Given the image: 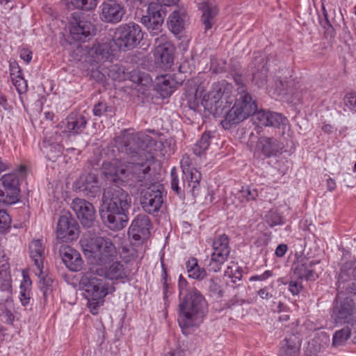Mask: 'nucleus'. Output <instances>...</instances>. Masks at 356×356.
Listing matches in <instances>:
<instances>
[{
	"label": "nucleus",
	"instance_id": "f257e3e1",
	"mask_svg": "<svg viewBox=\"0 0 356 356\" xmlns=\"http://www.w3.org/2000/svg\"><path fill=\"white\" fill-rule=\"evenodd\" d=\"M116 143L119 151L130 156L131 160L127 165H118L116 162L111 164L110 171L105 172L107 179L115 184L133 180L142 186H147L149 184L147 175L151 168V155L145 151L144 143L139 134L125 130L118 137Z\"/></svg>",
	"mask_w": 356,
	"mask_h": 356
},
{
	"label": "nucleus",
	"instance_id": "f03ea898",
	"mask_svg": "<svg viewBox=\"0 0 356 356\" xmlns=\"http://www.w3.org/2000/svg\"><path fill=\"white\" fill-rule=\"evenodd\" d=\"M131 203L129 194L118 186L106 188L103 193L100 216L104 224L111 230L126 227L128 217L125 212Z\"/></svg>",
	"mask_w": 356,
	"mask_h": 356
},
{
	"label": "nucleus",
	"instance_id": "7ed1b4c3",
	"mask_svg": "<svg viewBox=\"0 0 356 356\" xmlns=\"http://www.w3.org/2000/svg\"><path fill=\"white\" fill-rule=\"evenodd\" d=\"M186 281L179 277V298L178 323L181 329L197 326L205 314L206 302L204 296L194 287L186 289Z\"/></svg>",
	"mask_w": 356,
	"mask_h": 356
},
{
	"label": "nucleus",
	"instance_id": "20e7f679",
	"mask_svg": "<svg viewBox=\"0 0 356 356\" xmlns=\"http://www.w3.org/2000/svg\"><path fill=\"white\" fill-rule=\"evenodd\" d=\"M98 275L111 280L122 279L126 277L124 266L120 261H113L108 268L106 266L101 267L90 266V287L92 288L90 294V313L97 314V308L103 305L104 298L108 294V283L104 279H98L93 275Z\"/></svg>",
	"mask_w": 356,
	"mask_h": 356
},
{
	"label": "nucleus",
	"instance_id": "39448f33",
	"mask_svg": "<svg viewBox=\"0 0 356 356\" xmlns=\"http://www.w3.org/2000/svg\"><path fill=\"white\" fill-rule=\"evenodd\" d=\"M234 100L233 87L229 83L215 86L213 89L205 94L200 100L202 106L216 118L224 115L229 110Z\"/></svg>",
	"mask_w": 356,
	"mask_h": 356
},
{
	"label": "nucleus",
	"instance_id": "423d86ee",
	"mask_svg": "<svg viewBox=\"0 0 356 356\" xmlns=\"http://www.w3.org/2000/svg\"><path fill=\"white\" fill-rule=\"evenodd\" d=\"M234 106L226 112L225 118L221 121V124L225 129H229L232 126L247 119L257 108L256 102L248 91L241 90L239 94L234 95Z\"/></svg>",
	"mask_w": 356,
	"mask_h": 356
},
{
	"label": "nucleus",
	"instance_id": "0eeeda50",
	"mask_svg": "<svg viewBox=\"0 0 356 356\" xmlns=\"http://www.w3.org/2000/svg\"><path fill=\"white\" fill-rule=\"evenodd\" d=\"M143 38L141 27L138 24L129 22L118 26L115 29L112 39L117 49L127 51L135 48Z\"/></svg>",
	"mask_w": 356,
	"mask_h": 356
},
{
	"label": "nucleus",
	"instance_id": "6e6552de",
	"mask_svg": "<svg viewBox=\"0 0 356 356\" xmlns=\"http://www.w3.org/2000/svg\"><path fill=\"white\" fill-rule=\"evenodd\" d=\"M175 171V169L171 171V188L180 197L186 193L197 196L200 191L201 173L195 168H184L180 181Z\"/></svg>",
	"mask_w": 356,
	"mask_h": 356
},
{
	"label": "nucleus",
	"instance_id": "1a4fd4ad",
	"mask_svg": "<svg viewBox=\"0 0 356 356\" xmlns=\"http://www.w3.org/2000/svg\"><path fill=\"white\" fill-rule=\"evenodd\" d=\"M116 255V248L110 238L96 236L90 239V266H105L112 262Z\"/></svg>",
	"mask_w": 356,
	"mask_h": 356
},
{
	"label": "nucleus",
	"instance_id": "9d476101",
	"mask_svg": "<svg viewBox=\"0 0 356 356\" xmlns=\"http://www.w3.org/2000/svg\"><path fill=\"white\" fill-rule=\"evenodd\" d=\"M140 204L143 210L156 215L163 203V186L159 183L149 184L140 193Z\"/></svg>",
	"mask_w": 356,
	"mask_h": 356
},
{
	"label": "nucleus",
	"instance_id": "9b49d317",
	"mask_svg": "<svg viewBox=\"0 0 356 356\" xmlns=\"http://www.w3.org/2000/svg\"><path fill=\"white\" fill-rule=\"evenodd\" d=\"M213 252L207 264L209 270L217 273L222 265L227 260L230 254L229 238L225 234L216 236L212 243Z\"/></svg>",
	"mask_w": 356,
	"mask_h": 356
},
{
	"label": "nucleus",
	"instance_id": "f8f14e48",
	"mask_svg": "<svg viewBox=\"0 0 356 356\" xmlns=\"http://www.w3.org/2000/svg\"><path fill=\"white\" fill-rule=\"evenodd\" d=\"M337 301L332 309V317L337 323L356 325V308L352 299L346 298Z\"/></svg>",
	"mask_w": 356,
	"mask_h": 356
},
{
	"label": "nucleus",
	"instance_id": "ddd939ff",
	"mask_svg": "<svg viewBox=\"0 0 356 356\" xmlns=\"http://www.w3.org/2000/svg\"><path fill=\"white\" fill-rule=\"evenodd\" d=\"M79 226L69 212H63L56 227V238L61 242L72 241L78 238Z\"/></svg>",
	"mask_w": 356,
	"mask_h": 356
},
{
	"label": "nucleus",
	"instance_id": "4468645a",
	"mask_svg": "<svg viewBox=\"0 0 356 356\" xmlns=\"http://www.w3.org/2000/svg\"><path fill=\"white\" fill-rule=\"evenodd\" d=\"M165 13L158 3H149L147 15H143L140 22L145 25L152 35H159L162 33V26Z\"/></svg>",
	"mask_w": 356,
	"mask_h": 356
},
{
	"label": "nucleus",
	"instance_id": "2eb2a0df",
	"mask_svg": "<svg viewBox=\"0 0 356 356\" xmlns=\"http://www.w3.org/2000/svg\"><path fill=\"white\" fill-rule=\"evenodd\" d=\"M99 9L100 19L107 24H115L120 22L126 14L124 6L116 0L104 1Z\"/></svg>",
	"mask_w": 356,
	"mask_h": 356
},
{
	"label": "nucleus",
	"instance_id": "dca6fc26",
	"mask_svg": "<svg viewBox=\"0 0 356 356\" xmlns=\"http://www.w3.org/2000/svg\"><path fill=\"white\" fill-rule=\"evenodd\" d=\"M113 39L106 37H99L90 47V65L92 63L97 65L109 58L113 52L116 50Z\"/></svg>",
	"mask_w": 356,
	"mask_h": 356
},
{
	"label": "nucleus",
	"instance_id": "f3484780",
	"mask_svg": "<svg viewBox=\"0 0 356 356\" xmlns=\"http://www.w3.org/2000/svg\"><path fill=\"white\" fill-rule=\"evenodd\" d=\"M151 222L148 216L139 214L133 220L128 232L129 237L139 243L147 240L150 234Z\"/></svg>",
	"mask_w": 356,
	"mask_h": 356
},
{
	"label": "nucleus",
	"instance_id": "a211bd4d",
	"mask_svg": "<svg viewBox=\"0 0 356 356\" xmlns=\"http://www.w3.org/2000/svg\"><path fill=\"white\" fill-rule=\"evenodd\" d=\"M87 120L81 115L72 113L58 126L63 137L69 138L71 134H76L85 129Z\"/></svg>",
	"mask_w": 356,
	"mask_h": 356
},
{
	"label": "nucleus",
	"instance_id": "6ab92c4d",
	"mask_svg": "<svg viewBox=\"0 0 356 356\" xmlns=\"http://www.w3.org/2000/svg\"><path fill=\"white\" fill-rule=\"evenodd\" d=\"M258 191L252 186H242L241 189L227 197L225 203L227 206L234 205L236 208H242L251 200H256L258 197Z\"/></svg>",
	"mask_w": 356,
	"mask_h": 356
},
{
	"label": "nucleus",
	"instance_id": "aec40b11",
	"mask_svg": "<svg viewBox=\"0 0 356 356\" xmlns=\"http://www.w3.org/2000/svg\"><path fill=\"white\" fill-rule=\"evenodd\" d=\"M0 186V202L11 204L15 202L19 194L16 179L12 176L6 175L1 179Z\"/></svg>",
	"mask_w": 356,
	"mask_h": 356
},
{
	"label": "nucleus",
	"instance_id": "412c9836",
	"mask_svg": "<svg viewBox=\"0 0 356 356\" xmlns=\"http://www.w3.org/2000/svg\"><path fill=\"white\" fill-rule=\"evenodd\" d=\"M82 11L73 14V22L71 23L70 32L76 40L85 42L89 34V26Z\"/></svg>",
	"mask_w": 356,
	"mask_h": 356
},
{
	"label": "nucleus",
	"instance_id": "4be33fe9",
	"mask_svg": "<svg viewBox=\"0 0 356 356\" xmlns=\"http://www.w3.org/2000/svg\"><path fill=\"white\" fill-rule=\"evenodd\" d=\"M59 254L63 261L71 270L77 271L81 268L83 261L81 255L72 248L61 245L59 248Z\"/></svg>",
	"mask_w": 356,
	"mask_h": 356
},
{
	"label": "nucleus",
	"instance_id": "5701e85b",
	"mask_svg": "<svg viewBox=\"0 0 356 356\" xmlns=\"http://www.w3.org/2000/svg\"><path fill=\"white\" fill-rule=\"evenodd\" d=\"M252 120L257 125L279 127L283 124L284 118L277 113L259 110L252 114Z\"/></svg>",
	"mask_w": 356,
	"mask_h": 356
},
{
	"label": "nucleus",
	"instance_id": "b1692460",
	"mask_svg": "<svg viewBox=\"0 0 356 356\" xmlns=\"http://www.w3.org/2000/svg\"><path fill=\"white\" fill-rule=\"evenodd\" d=\"M182 81V79H176L174 75L164 74L157 77L156 89L163 98H165L171 95L177 86L181 84Z\"/></svg>",
	"mask_w": 356,
	"mask_h": 356
},
{
	"label": "nucleus",
	"instance_id": "393cba45",
	"mask_svg": "<svg viewBox=\"0 0 356 356\" xmlns=\"http://www.w3.org/2000/svg\"><path fill=\"white\" fill-rule=\"evenodd\" d=\"M187 13L184 8L174 10L168 17L167 24L169 29L175 35L180 33L185 28Z\"/></svg>",
	"mask_w": 356,
	"mask_h": 356
},
{
	"label": "nucleus",
	"instance_id": "a878e982",
	"mask_svg": "<svg viewBox=\"0 0 356 356\" xmlns=\"http://www.w3.org/2000/svg\"><path fill=\"white\" fill-rule=\"evenodd\" d=\"M315 264L314 261L302 258L298 261L294 268V274L301 280L305 278L306 280H314L316 277L314 268Z\"/></svg>",
	"mask_w": 356,
	"mask_h": 356
},
{
	"label": "nucleus",
	"instance_id": "bb28decb",
	"mask_svg": "<svg viewBox=\"0 0 356 356\" xmlns=\"http://www.w3.org/2000/svg\"><path fill=\"white\" fill-rule=\"evenodd\" d=\"M257 147L266 157L275 155L282 148L277 139L268 137H261Z\"/></svg>",
	"mask_w": 356,
	"mask_h": 356
},
{
	"label": "nucleus",
	"instance_id": "cd10ccee",
	"mask_svg": "<svg viewBox=\"0 0 356 356\" xmlns=\"http://www.w3.org/2000/svg\"><path fill=\"white\" fill-rule=\"evenodd\" d=\"M72 208L81 224L85 227H88L89 225L88 202L83 199L76 198L72 203Z\"/></svg>",
	"mask_w": 356,
	"mask_h": 356
},
{
	"label": "nucleus",
	"instance_id": "c85d7f7f",
	"mask_svg": "<svg viewBox=\"0 0 356 356\" xmlns=\"http://www.w3.org/2000/svg\"><path fill=\"white\" fill-rule=\"evenodd\" d=\"M200 9L202 11V22L204 26L205 31L210 29L213 24V19L218 13L217 6L209 2H203Z\"/></svg>",
	"mask_w": 356,
	"mask_h": 356
},
{
	"label": "nucleus",
	"instance_id": "c756f323",
	"mask_svg": "<svg viewBox=\"0 0 356 356\" xmlns=\"http://www.w3.org/2000/svg\"><path fill=\"white\" fill-rule=\"evenodd\" d=\"M29 250L31 257L33 259L40 273H42L44 253V247L42 242L40 240H33L29 246Z\"/></svg>",
	"mask_w": 356,
	"mask_h": 356
},
{
	"label": "nucleus",
	"instance_id": "7c9ffc66",
	"mask_svg": "<svg viewBox=\"0 0 356 356\" xmlns=\"http://www.w3.org/2000/svg\"><path fill=\"white\" fill-rule=\"evenodd\" d=\"M300 344L296 337L286 338L280 350L279 356H298Z\"/></svg>",
	"mask_w": 356,
	"mask_h": 356
},
{
	"label": "nucleus",
	"instance_id": "2f4dec72",
	"mask_svg": "<svg viewBox=\"0 0 356 356\" xmlns=\"http://www.w3.org/2000/svg\"><path fill=\"white\" fill-rule=\"evenodd\" d=\"M173 46L170 47H164L160 51H156L158 54V62L160 63L161 67L165 69L170 68L174 62Z\"/></svg>",
	"mask_w": 356,
	"mask_h": 356
},
{
	"label": "nucleus",
	"instance_id": "473e14b6",
	"mask_svg": "<svg viewBox=\"0 0 356 356\" xmlns=\"http://www.w3.org/2000/svg\"><path fill=\"white\" fill-rule=\"evenodd\" d=\"M255 62L257 63H260L261 66V67H258L257 71L253 73L252 81L259 88H262L264 87L267 83L268 69L263 63V58H257L255 59Z\"/></svg>",
	"mask_w": 356,
	"mask_h": 356
},
{
	"label": "nucleus",
	"instance_id": "72a5a7b5",
	"mask_svg": "<svg viewBox=\"0 0 356 356\" xmlns=\"http://www.w3.org/2000/svg\"><path fill=\"white\" fill-rule=\"evenodd\" d=\"M212 138L211 132H204L200 139L194 145L193 151L197 156H201L204 154L205 151L210 145L211 139Z\"/></svg>",
	"mask_w": 356,
	"mask_h": 356
},
{
	"label": "nucleus",
	"instance_id": "f704fd0d",
	"mask_svg": "<svg viewBox=\"0 0 356 356\" xmlns=\"http://www.w3.org/2000/svg\"><path fill=\"white\" fill-rule=\"evenodd\" d=\"M212 138L211 132H204L200 139L194 145L193 151L197 156H201L204 154L205 151L210 145L211 139Z\"/></svg>",
	"mask_w": 356,
	"mask_h": 356
},
{
	"label": "nucleus",
	"instance_id": "c9c22d12",
	"mask_svg": "<svg viewBox=\"0 0 356 356\" xmlns=\"http://www.w3.org/2000/svg\"><path fill=\"white\" fill-rule=\"evenodd\" d=\"M212 138L211 132H204L200 139L194 145L193 151L197 156H201L204 154L205 151L210 145L211 139Z\"/></svg>",
	"mask_w": 356,
	"mask_h": 356
},
{
	"label": "nucleus",
	"instance_id": "e433bc0d",
	"mask_svg": "<svg viewBox=\"0 0 356 356\" xmlns=\"http://www.w3.org/2000/svg\"><path fill=\"white\" fill-rule=\"evenodd\" d=\"M350 337V330L348 327H345L337 330L334 334L332 338V345L334 346H339L343 345Z\"/></svg>",
	"mask_w": 356,
	"mask_h": 356
},
{
	"label": "nucleus",
	"instance_id": "4c0bfd02",
	"mask_svg": "<svg viewBox=\"0 0 356 356\" xmlns=\"http://www.w3.org/2000/svg\"><path fill=\"white\" fill-rule=\"evenodd\" d=\"M220 280L218 277H213L205 282L206 286L209 291L213 295H217L219 297L222 296V290L220 284Z\"/></svg>",
	"mask_w": 356,
	"mask_h": 356
},
{
	"label": "nucleus",
	"instance_id": "58836bf2",
	"mask_svg": "<svg viewBox=\"0 0 356 356\" xmlns=\"http://www.w3.org/2000/svg\"><path fill=\"white\" fill-rule=\"evenodd\" d=\"M266 220L270 227L282 225L284 222L283 217L275 209H271L268 212L266 215Z\"/></svg>",
	"mask_w": 356,
	"mask_h": 356
},
{
	"label": "nucleus",
	"instance_id": "ea45409f",
	"mask_svg": "<svg viewBox=\"0 0 356 356\" xmlns=\"http://www.w3.org/2000/svg\"><path fill=\"white\" fill-rule=\"evenodd\" d=\"M12 81L19 93H23L26 91L27 83L26 81L22 76L21 74L15 75V73L10 74Z\"/></svg>",
	"mask_w": 356,
	"mask_h": 356
},
{
	"label": "nucleus",
	"instance_id": "a19ab883",
	"mask_svg": "<svg viewBox=\"0 0 356 356\" xmlns=\"http://www.w3.org/2000/svg\"><path fill=\"white\" fill-rule=\"evenodd\" d=\"M322 347L320 343V339L318 337L314 338L309 341L306 353L309 356H316L321 352Z\"/></svg>",
	"mask_w": 356,
	"mask_h": 356
},
{
	"label": "nucleus",
	"instance_id": "79ce46f5",
	"mask_svg": "<svg viewBox=\"0 0 356 356\" xmlns=\"http://www.w3.org/2000/svg\"><path fill=\"white\" fill-rule=\"evenodd\" d=\"M79 290L83 291L82 293L83 296L88 300L86 303V306L89 307V299H88V293H89V276L88 275L84 274L79 282Z\"/></svg>",
	"mask_w": 356,
	"mask_h": 356
},
{
	"label": "nucleus",
	"instance_id": "37998d69",
	"mask_svg": "<svg viewBox=\"0 0 356 356\" xmlns=\"http://www.w3.org/2000/svg\"><path fill=\"white\" fill-rule=\"evenodd\" d=\"M154 44L156 46V51H160V49H164V47H170L173 46L169 41L167 35L163 33H161L159 37L155 38Z\"/></svg>",
	"mask_w": 356,
	"mask_h": 356
},
{
	"label": "nucleus",
	"instance_id": "c03bdc74",
	"mask_svg": "<svg viewBox=\"0 0 356 356\" xmlns=\"http://www.w3.org/2000/svg\"><path fill=\"white\" fill-rule=\"evenodd\" d=\"M75 188L79 192H83L88 195V176L87 175L81 176L75 182Z\"/></svg>",
	"mask_w": 356,
	"mask_h": 356
},
{
	"label": "nucleus",
	"instance_id": "a18cd8bd",
	"mask_svg": "<svg viewBox=\"0 0 356 356\" xmlns=\"http://www.w3.org/2000/svg\"><path fill=\"white\" fill-rule=\"evenodd\" d=\"M63 137V135L61 132L59 135L57 134V132H55L54 134H51L50 136H46L44 139V143L47 144L48 145H58L62 143L61 138Z\"/></svg>",
	"mask_w": 356,
	"mask_h": 356
},
{
	"label": "nucleus",
	"instance_id": "49530a36",
	"mask_svg": "<svg viewBox=\"0 0 356 356\" xmlns=\"http://www.w3.org/2000/svg\"><path fill=\"white\" fill-rule=\"evenodd\" d=\"M345 105L351 111L356 112V93H349L345 96Z\"/></svg>",
	"mask_w": 356,
	"mask_h": 356
},
{
	"label": "nucleus",
	"instance_id": "de8ad7c7",
	"mask_svg": "<svg viewBox=\"0 0 356 356\" xmlns=\"http://www.w3.org/2000/svg\"><path fill=\"white\" fill-rule=\"evenodd\" d=\"M188 276L193 279L200 280L205 277L206 271L204 268L197 266L195 268H192V270L188 273Z\"/></svg>",
	"mask_w": 356,
	"mask_h": 356
},
{
	"label": "nucleus",
	"instance_id": "09e8293b",
	"mask_svg": "<svg viewBox=\"0 0 356 356\" xmlns=\"http://www.w3.org/2000/svg\"><path fill=\"white\" fill-rule=\"evenodd\" d=\"M40 289L43 291L44 296H47L49 291H51L52 279L49 277H44L40 281Z\"/></svg>",
	"mask_w": 356,
	"mask_h": 356
},
{
	"label": "nucleus",
	"instance_id": "8fccbe9b",
	"mask_svg": "<svg viewBox=\"0 0 356 356\" xmlns=\"http://www.w3.org/2000/svg\"><path fill=\"white\" fill-rule=\"evenodd\" d=\"M87 3L88 0H67L66 6L69 9L72 8L83 9Z\"/></svg>",
	"mask_w": 356,
	"mask_h": 356
},
{
	"label": "nucleus",
	"instance_id": "3c124183",
	"mask_svg": "<svg viewBox=\"0 0 356 356\" xmlns=\"http://www.w3.org/2000/svg\"><path fill=\"white\" fill-rule=\"evenodd\" d=\"M234 80L236 86V94H239L241 90L247 91V88L243 82V79L241 75L236 74L234 76Z\"/></svg>",
	"mask_w": 356,
	"mask_h": 356
},
{
	"label": "nucleus",
	"instance_id": "603ef678",
	"mask_svg": "<svg viewBox=\"0 0 356 356\" xmlns=\"http://www.w3.org/2000/svg\"><path fill=\"white\" fill-rule=\"evenodd\" d=\"M136 83L138 85H142L147 87L151 85L152 79L148 74L143 73L138 76Z\"/></svg>",
	"mask_w": 356,
	"mask_h": 356
},
{
	"label": "nucleus",
	"instance_id": "864d4df0",
	"mask_svg": "<svg viewBox=\"0 0 356 356\" xmlns=\"http://www.w3.org/2000/svg\"><path fill=\"white\" fill-rule=\"evenodd\" d=\"M323 13L324 15V19L321 22V25L326 30L327 33H332L333 31L332 26L327 19V13L324 6H323Z\"/></svg>",
	"mask_w": 356,
	"mask_h": 356
},
{
	"label": "nucleus",
	"instance_id": "5fc2aeb1",
	"mask_svg": "<svg viewBox=\"0 0 356 356\" xmlns=\"http://www.w3.org/2000/svg\"><path fill=\"white\" fill-rule=\"evenodd\" d=\"M302 288V285L298 282L291 281L289 282V289L293 295H298Z\"/></svg>",
	"mask_w": 356,
	"mask_h": 356
},
{
	"label": "nucleus",
	"instance_id": "6e6d98bb",
	"mask_svg": "<svg viewBox=\"0 0 356 356\" xmlns=\"http://www.w3.org/2000/svg\"><path fill=\"white\" fill-rule=\"evenodd\" d=\"M242 277L241 272L239 270L238 268L236 267V269L235 270V273L234 275V278L232 279V282L233 283V285H232V287H237L240 285L239 282L241 281V278Z\"/></svg>",
	"mask_w": 356,
	"mask_h": 356
},
{
	"label": "nucleus",
	"instance_id": "4d7b16f0",
	"mask_svg": "<svg viewBox=\"0 0 356 356\" xmlns=\"http://www.w3.org/2000/svg\"><path fill=\"white\" fill-rule=\"evenodd\" d=\"M272 275V273L271 271L270 270H266L264 273H262L261 275H255V276H252L250 278V281H256V280H260V281H263V280H265L266 279H268V277H270V276Z\"/></svg>",
	"mask_w": 356,
	"mask_h": 356
},
{
	"label": "nucleus",
	"instance_id": "13d9d810",
	"mask_svg": "<svg viewBox=\"0 0 356 356\" xmlns=\"http://www.w3.org/2000/svg\"><path fill=\"white\" fill-rule=\"evenodd\" d=\"M179 71L180 73H188L192 71V67L190 65L188 61H183L179 66Z\"/></svg>",
	"mask_w": 356,
	"mask_h": 356
},
{
	"label": "nucleus",
	"instance_id": "bf43d9fd",
	"mask_svg": "<svg viewBox=\"0 0 356 356\" xmlns=\"http://www.w3.org/2000/svg\"><path fill=\"white\" fill-rule=\"evenodd\" d=\"M275 90L281 92L282 91H284L286 88L287 87V83L285 81H283L282 79H277L275 80Z\"/></svg>",
	"mask_w": 356,
	"mask_h": 356
},
{
	"label": "nucleus",
	"instance_id": "052dcab7",
	"mask_svg": "<svg viewBox=\"0 0 356 356\" xmlns=\"http://www.w3.org/2000/svg\"><path fill=\"white\" fill-rule=\"evenodd\" d=\"M286 250H287L286 245L280 244L275 250V254L278 257H282L285 254Z\"/></svg>",
	"mask_w": 356,
	"mask_h": 356
},
{
	"label": "nucleus",
	"instance_id": "680f3d73",
	"mask_svg": "<svg viewBox=\"0 0 356 356\" xmlns=\"http://www.w3.org/2000/svg\"><path fill=\"white\" fill-rule=\"evenodd\" d=\"M105 111V106L103 104L99 103L96 104L93 108V113L96 116H100Z\"/></svg>",
	"mask_w": 356,
	"mask_h": 356
},
{
	"label": "nucleus",
	"instance_id": "e2e57ef3",
	"mask_svg": "<svg viewBox=\"0 0 356 356\" xmlns=\"http://www.w3.org/2000/svg\"><path fill=\"white\" fill-rule=\"evenodd\" d=\"M257 294L261 299H269L273 297L272 294L268 291L267 287L261 289Z\"/></svg>",
	"mask_w": 356,
	"mask_h": 356
},
{
	"label": "nucleus",
	"instance_id": "0e129e2a",
	"mask_svg": "<svg viewBox=\"0 0 356 356\" xmlns=\"http://www.w3.org/2000/svg\"><path fill=\"white\" fill-rule=\"evenodd\" d=\"M343 181L346 183V185L348 187H352L353 186L354 181L352 180L354 177L350 173L343 174Z\"/></svg>",
	"mask_w": 356,
	"mask_h": 356
},
{
	"label": "nucleus",
	"instance_id": "69168bd1",
	"mask_svg": "<svg viewBox=\"0 0 356 356\" xmlns=\"http://www.w3.org/2000/svg\"><path fill=\"white\" fill-rule=\"evenodd\" d=\"M197 266H198L197 261L195 258H192V259H189L186 263V268H187L188 273L191 271L192 268H194Z\"/></svg>",
	"mask_w": 356,
	"mask_h": 356
},
{
	"label": "nucleus",
	"instance_id": "338daca9",
	"mask_svg": "<svg viewBox=\"0 0 356 356\" xmlns=\"http://www.w3.org/2000/svg\"><path fill=\"white\" fill-rule=\"evenodd\" d=\"M20 56L26 63H29L31 60V58H32L31 57V52L28 51V50H26V49H23L21 51Z\"/></svg>",
	"mask_w": 356,
	"mask_h": 356
},
{
	"label": "nucleus",
	"instance_id": "774afa93",
	"mask_svg": "<svg viewBox=\"0 0 356 356\" xmlns=\"http://www.w3.org/2000/svg\"><path fill=\"white\" fill-rule=\"evenodd\" d=\"M97 68V67H96ZM90 77H93L97 80H102L104 74L99 72L97 69L95 70H90Z\"/></svg>",
	"mask_w": 356,
	"mask_h": 356
}]
</instances>
